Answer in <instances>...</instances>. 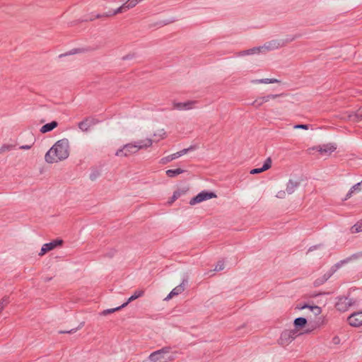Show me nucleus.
Masks as SVG:
<instances>
[{"label": "nucleus", "instance_id": "1", "mask_svg": "<svg viewBox=\"0 0 362 362\" xmlns=\"http://www.w3.org/2000/svg\"><path fill=\"white\" fill-rule=\"evenodd\" d=\"M69 156V142L67 139L57 141L45 156V161L54 163L66 159Z\"/></svg>", "mask_w": 362, "mask_h": 362}, {"label": "nucleus", "instance_id": "2", "mask_svg": "<svg viewBox=\"0 0 362 362\" xmlns=\"http://www.w3.org/2000/svg\"><path fill=\"white\" fill-rule=\"evenodd\" d=\"M152 146V140L150 138L141 140L136 143H130L118 149L115 153L119 157H126L137 153L139 150L147 148Z\"/></svg>", "mask_w": 362, "mask_h": 362}, {"label": "nucleus", "instance_id": "3", "mask_svg": "<svg viewBox=\"0 0 362 362\" xmlns=\"http://www.w3.org/2000/svg\"><path fill=\"white\" fill-rule=\"evenodd\" d=\"M177 356V352L170 346H165L159 350L152 352L148 359L150 362H171Z\"/></svg>", "mask_w": 362, "mask_h": 362}, {"label": "nucleus", "instance_id": "4", "mask_svg": "<svg viewBox=\"0 0 362 362\" xmlns=\"http://www.w3.org/2000/svg\"><path fill=\"white\" fill-rule=\"evenodd\" d=\"M295 37H292L290 40H273L267 42L264 46L259 47H255L253 49L247 50L248 54H252L257 52H265L274 50L285 46L288 42L294 40Z\"/></svg>", "mask_w": 362, "mask_h": 362}, {"label": "nucleus", "instance_id": "5", "mask_svg": "<svg viewBox=\"0 0 362 362\" xmlns=\"http://www.w3.org/2000/svg\"><path fill=\"white\" fill-rule=\"evenodd\" d=\"M302 332H299L298 329H285L280 335L278 339V343L281 346H288L290 344L298 335L301 334Z\"/></svg>", "mask_w": 362, "mask_h": 362}, {"label": "nucleus", "instance_id": "6", "mask_svg": "<svg viewBox=\"0 0 362 362\" xmlns=\"http://www.w3.org/2000/svg\"><path fill=\"white\" fill-rule=\"evenodd\" d=\"M337 149V146L334 144H326L308 149L310 154H314L315 152H318L322 156H329Z\"/></svg>", "mask_w": 362, "mask_h": 362}, {"label": "nucleus", "instance_id": "7", "mask_svg": "<svg viewBox=\"0 0 362 362\" xmlns=\"http://www.w3.org/2000/svg\"><path fill=\"white\" fill-rule=\"evenodd\" d=\"M216 194L214 192H209L206 191H202L199 193L196 197H193L189 201L190 205H195L199 204L204 201L209 200L210 199L216 198Z\"/></svg>", "mask_w": 362, "mask_h": 362}, {"label": "nucleus", "instance_id": "8", "mask_svg": "<svg viewBox=\"0 0 362 362\" xmlns=\"http://www.w3.org/2000/svg\"><path fill=\"white\" fill-rule=\"evenodd\" d=\"M63 243L62 240H54L49 243H45L42 245L40 252H39L40 256L45 255L47 252L54 250L57 246H61Z\"/></svg>", "mask_w": 362, "mask_h": 362}, {"label": "nucleus", "instance_id": "9", "mask_svg": "<svg viewBox=\"0 0 362 362\" xmlns=\"http://www.w3.org/2000/svg\"><path fill=\"white\" fill-rule=\"evenodd\" d=\"M196 101L188 100L184 103H173V107L178 110H189L194 107Z\"/></svg>", "mask_w": 362, "mask_h": 362}, {"label": "nucleus", "instance_id": "10", "mask_svg": "<svg viewBox=\"0 0 362 362\" xmlns=\"http://www.w3.org/2000/svg\"><path fill=\"white\" fill-rule=\"evenodd\" d=\"M349 324L352 327L362 326V312L354 313L348 317Z\"/></svg>", "mask_w": 362, "mask_h": 362}, {"label": "nucleus", "instance_id": "11", "mask_svg": "<svg viewBox=\"0 0 362 362\" xmlns=\"http://www.w3.org/2000/svg\"><path fill=\"white\" fill-rule=\"evenodd\" d=\"M168 134L164 128H158L153 132V139H151L153 142H158L167 137Z\"/></svg>", "mask_w": 362, "mask_h": 362}, {"label": "nucleus", "instance_id": "12", "mask_svg": "<svg viewBox=\"0 0 362 362\" xmlns=\"http://www.w3.org/2000/svg\"><path fill=\"white\" fill-rule=\"evenodd\" d=\"M185 282L183 281L180 285L175 287L170 293L165 297V300H169L172 299L173 297L178 296L182 293L185 291Z\"/></svg>", "mask_w": 362, "mask_h": 362}, {"label": "nucleus", "instance_id": "13", "mask_svg": "<svg viewBox=\"0 0 362 362\" xmlns=\"http://www.w3.org/2000/svg\"><path fill=\"white\" fill-rule=\"evenodd\" d=\"M272 161L271 158H267L262 168H254L251 170L250 174H258L269 170L272 167Z\"/></svg>", "mask_w": 362, "mask_h": 362}, {"label": "nucleus", "instance_id": "14", "mask_svg": "<svg viewBox=\"0 0 362 362\" xmlns=\"http://www.w3.org/2000/svg\"><path fill=\"white\" fill-rule=\"evenodd\" d=\"M350 300L346 298H339V301L336 304V308L341 312L346 311L350 306Z\"/></svg>", "mask_w": 362, "mask_h": 362}, {"label": "nucleus", "instance_id": "15", "mask_svg": "<svg viewBox=\"0 0 362 362\" xmlns=\"http://www.w3.org/2000/svg\"><path fill=\"white\" fill-rule=\"evenodd\" d=\"M298 309L306 310L308 312H311L315 316L319 315L322 312L321 308L317 305H304L303 306L298 307Z\"/></svg>", "mask_w": 362, "mask_h": 362}, {"label": "nucleus", "instance_id": "16", "mask_svg": "<svg viewBox=\"0 0 362 362\" xmlns=\"http://www.w3.org/2000/svg\"><path fill=\"white\" fill-rule=\"evenodd\" d=\"M187 191H188V187H182V188H180V189H177V190H175L173 193V197L170 198V201L168 202L169 204H172L173 202H174L179 197H180L181 196L186 194Z\"/></svg>", "mask_w": 362, "mask_h": 362}, {"label": "nucleus", "instance_id": "17", "mask_svg": "<svg viewBox=\"0 0 362 362\" xmlns=\"http://www.w3.org/2000/svg\"><path fill=\"white\" fill-rule=\"evenodd\" d=\"M58 126V123L56 121H52L50 123H47L43 125L40 128V132L42 134L52 131L54 128Z\"/></svg>", "mask_w": 362, "mask_h": 362}, {"label": "nucleus", "instance_id": "18", "mask_svg": "<svg viewBox=\"0 0 362 362\" xmlns=\"http://www.w3.org/2000/svg\"><path fill=\"white\" fill-rule=\"evenodd\" d=\"M298 187V182L293 180H289L286 184V192L288 194H293Z\"/></svg>", "mask_w": 362, "mask_h": 362}, {"label": "nucleus", "instance_id": "19", "mask_svg": "<svg viewBox=\"0 0 362 362\" xmlns=\"http://www.w3.org/2000/svg\"><path fill=\"white\" fill-rule=\"evenodd\" d=\"M307 323V320L304 317H298L296 318L294 320L293 325L295 328L293 329H298L300 331V329L305 327V325Z\"/></svg>", "mask_w": 362, "mask_h": 362}, {"label": "nucleus", "instance_id": "20", "mask_svg": "<svg viewBox=\"0 0 362 362\" xmlns=\"http://www.w3.org/2000/svg\"><path fill=\"white\" fill-rule=\"evenodd\" d=\"M91 124V121L89 119L86 118L82 122H79L78 126L81 130H82L83 132H86L89 129Z\"/></svg>", "mask_w": 362, "mask_h": 362}, {"label": "nucleus", "instance_id": "21", "mask_svg": "<svg viewBox=\"0 0 362 362\" xmlns=\"http://www.w3.org/2000/svg\"><path fill=\"white\" fill-rule=\"evenodd\" d=\"M144 295V290H136L134 292L133 295L129 298L128 300L125 303H127V305H128L130 302H132L140 297H142Z\"/></svg>", "mask_w": 362, "mask_h": 362}, {"label": "nucleus", "instance_id": "22", "mask_svg": "<svg viewBox=\"0 0 362 362\" xmlns=\"http://www.w3.org/2000/svg\"><path fill=\"white\" fill-rule=\"evenodd\" d=\"M331 276V274L329 272L325 274L322 277L317 279L315 281V286H320L323 284L325 281H327Z\"/></svg>", "mask_w": 362, "mask_h": 362}, {"label": "nucleus", "instance_id": "23", "mask_svg": "<svg viewBox=\"0 0 362 362\" xmlns=\"http://www.w3.org/2000/svg\"><path fill=\"white\" fill-rule=\"evenodd\" d=\"M127 305V303H124L121 306H119V307H117V308H110V309L105 310H103L101 313V315L105 316L107 315H109V314L113 313H115L116 311H118L120 309L126 307Z\"/></svg>", "mask_w": 362, "mask_h": 362}, {"label": "nucleus", "instance_id": "24", "mask_svg": "<svg viewBox=\"0 0 362 362\" xmlns=\"http://www.w3.org/2000/svg\"><path fill=\"white\" fill-rule=\"evenodd\" d=\"M14 148H15V146L13 144H3L0 147V154H3L6 152L11 151L13 150Z\"/></svg>", "mask_w": 362, "mask_h": 362}, {"label": "nucleus", "instance_id": "25", "mask_svg": "<svg viewBox=\"0 0 362 362\" xmlns=\"http://www.w3.org/2000/svg\"><path fill=\"white\" fill-rule=\"evenodd\" d=\"M184 172L181 168H177L175 170H166V175L170 177H175Z\"/></svg>", "mask_w": 362, "mask_h": 362}, {"label": "nucleus", "instance_id": "26", "mask_svg": "<svg viewBox=\"0 0 362 362\" xmlns=\"http://www.w3.org/2000/svg\"><path fill=\"white\" fill-rule=\"evenodd\" d=\"M268 102V98H265V96L259 97L257 98L252 103L253 105L256 107H259L264 103Z\"/></svg>", "mask_w": 362, "mask_h": 362}, {"label": "nucleus", "instance_id": "27", "mask_svg": "<svg viewBox=\"0 0 362 362\" xmlns=\"http://www.w3.org/2000/svg\"><path fill=\"white\" fill-rule=\"evenodd\" d=\"M277 82H279V81L276 78H264L253 81L255 83H274Z\"/></svg>", "mask_w": 362, "mask_h": 362}, {"label": "nucleus", "instance_id": "28", "mask_svg": "<svg viewBox=\"0 0 362 362\" xmlns=\"http://www.w3.org/2000/svg\"><path fill=\"white\" fill-rule=\"evenodd\" d=\"M360 186H361V183H357L356 185L353 186L352 188L351 189V190L349 191V192L347 194L346 198L350 197L351 194L355 192H360L361 191Z\"/></svg>", "mask_w": 362, "mask_h": 362}, {"label": "nucleus", "instance_id": "29", "mask_svg": "<svg viewBox=\"0 0 362 362\" xmlns=\"http://www.w3.org/2000/svg\"><path fill=\"white\" fill-rule=\"evenodd\" d=\"M8 298L6 296L4 297L0 300V313L4 309V308L8 305Z\"/></svg>", "mask_w": 362, "mask_h": 362}, {"label": "nucleus", "instance_id": "30", "mask_svg": "<svg viewBox=\"0 0 362 362\" xmlns=\"http://www.w3.org/2000/svg\"><path fill=\"white\" fill-rule=\"evenodd\" d=\"M225 268L224 263L221 261H219L217 262V264L215 266V268L214 269V272H219L223 270Z\"/></svg>", "mask_w": 362, "mask_h": 362}, {"label": "nucleus", "instance_id": "31", "mask_svg": "<svg viewBox=\"0 0 362 362\" xmlns=\"http://www.w3.org/2000/svg\"><path fill=\"white\" fill-rule=\"evenodd\" d=\"M287 192H286V190H280L277 193H276V197L279 199H284L286 196Z\"/></svg>", "mask_w": 362, "mask_h": 362}, {"label": "nucleus", "instance_id": "32", "mask_svg": "<svg viewBox=\"0 0 362 362\" xmlns=\"http://www.w3.org/2000/svg\"><path fill=\"white\" fill-rule=\"evenodd\" d=\"M293 128L295 129H301L304 130H308L309 129V126L308 124H296L293 127Z\"/></svg>", "mask_w": 362, "mask_h": 362}, {"label": "nucleus", "instance_id": "33", "mask_svg": "<svg viewBox=\"0 0 362 362\" xmlns=\"http://www.w3.org/2000/svg\"><path fill=\"white\" fill-rule=\"evenodd\" d=\"M180 151L178 152H176L175 153H173L172 155L169 156H168V160H175L179 157H180Z\"/></svg>", "mask_w": 362, "mask_h": 362}, {"label": "nucleus", "instance_id": "34", "mask_svg": "<svg viewBox=\"0 0 362 362\" xmlns=\"http://www.w3.org/2000/svg\"><path fill=\"white\" fill-rule=\"evenodd\" d=\"M192 149H194V148L192 146H191L188 148L182 149V151H180V156H182L183 155H185L189 151L192 150Z\"/></svg>", "mask_w": 362, "mask_h": 362}, {"label": "nucleus", "instance_id": "35", "mask_svg": "<svg viewBox=\"0 0 362 362\" xmlns=\"http://www.w3.org/2000/svg\"><path fill=\"white\" fill-rule=\"evenodd\" d=\"M281 95H268L267 96H265V98H268V102L270 100H274L276 98H277L278 97H279Z\"/></svg>", "mask_w": 362, "mask_h": 362}, {"label": "nucleus", "instance_id": "36", "mask_svg": "<svg viewBox=\"0 0 362 362\" xmlns=\"http://www.w3.org/2000/svg\"><path fill=\"white\" fill-rule=\"evenodd\" d=\"M340 341H341V340H340V339H339V337H333V339H332V343H333L334 344H335V345H338V344H340Z\"/></svg>", "mask_w": 362, "mask_h": 362}, {"label": "nucleus", "instance_id": "37", "mask_svg": "<svg viewBox=\"0 0 362 362\" xmlns=\"http://www.w3.org/2000/svg\"><path fill=\"white\" fill-rule=\"evenodd\" d=\"M32 147V144H26V145H22L20 146V149H22V150H29Z\"/></svg>", "mask_w": 362, "mask_h": 362}, {"label": "nucleus", "instance_id": "38", "mask_svg": "<svg viewBox=\"0 0 362 362\" xmlns=\"http://www.w3.org/2000/svg\"><path fill=\"white\" fill-rule=\"evenodd\" d=\"M356 231H362V227L359 224H356L355 226Z\"/></svg>", "mask_w": 362, "mask_h": 362}]
</instances>
